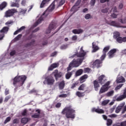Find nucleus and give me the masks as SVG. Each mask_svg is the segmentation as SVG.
<instances>
[{"mask_svg":"<svg viewBox=\"0 0 126 126\" xmlns=\"http://www.w3.org/2000/svg\"><path fill=\"white\" fill-rule=\"evenodd\" d=\"M26 79H27V77L25 75L16 76L13 79V84L15 87L14 89L15 92L17 91L18 88H20L24 84Z\"/></svg>","mask_w":126,"mask_h":126,"instance_id":"1","label":"nucleus"},{"mask_svg":"<svg viewBox=\"0 0 126 126\" xmlns=\"http://www.w3.org/2000/svg\"><path fill=\"white\" fill-rule=\"evenodd\" d=\"M62 115H65L67 119H74L75 118V110L72 108L71 105L66 106L62 112Z\"/></svg>","mask_w":126,"mask_h":126,"instance_id":"2","label":"nucleus"},{"mask_svg":"<svg viewBox=\"0 0 126 126\" xmlns=\"http://www.w3.org/2000/svg\"><path fill=\"white\" fill-rule=\"evenodd\" d=\"M55 3L53 2L49 7L43 13L42 15L35 22V26H37L44 20V16L47 17L49 14V12H52L54 9H55Z\"/></svg>","mask_w":126,"mask_h":126,"instance_id":"3","label":"nucleus"},{"mask_svg":"<svg viewBox=\"0 0 126 126\" xmlns=\"http://www.w3.org/2000/svg\"><path fill=\"white\" fill-rule=\"evenodd\" d=\"M83 60H84L83 58H80L77 60L73 59L69 64L68 67L67 68V71L71 70V68H72V67H78V66L83 63Z\"/></svg>","mask_w":126,"mask_h":126,"instance_id":"4","label":"nucleus"},{"mask_svg":"<svg viewBox=\"0 0 126 126\" xmlns=\"http://www.w3.org/2000/svg\"><path fill=\"white\" fill-rule=\"evenodd\" d=\"M17 13V10L15 8L8 9L4 13V17L6 18H8V17H12L15 14V13Z\"/></svg>","mask_w":126,"mask_h":126,"instance_id":"5","label":"nucleus"},{"mask_svg":"<svg viewBox=\"0 0 126 126\" xmlns=\"http://www.w3.org/2000/svg\"><path fill=\"white\" fill-rule=\"evenodd\" d=\"M55 83V79L53 77L48 76L45 78V80L43 81V84L47 85H54Z\"/></svg>","mask_w":126,"mask_h":126,"instance_id":"6","label":"nucleus"},{"mask_svg":"<svg viewBox=\"0 0 126 126\" xmlns=\"http://www.w3.org/2000/svg\"><path fill=\"white\" fill-rule=\"evenodd\" d=\"M110 81H108L104 85H103L100 89L99 94H103V93H105L106 91H108L110 88Z\"/></svg>","mask_w":126,"mask_h":126,"instance_id":"7","label":"nucleus"},{"mask_svg":"<svg viewBox=\"0 0 126 126\" xmlns=\"http://www.w3.org/2000/svg\"><path fill=\"white\" fill-rule=\"evenodd\" d=\"M56 26H57V24L56 23V22H52L49 25V26L48 29L46 30V33L49 34V33H51L53 29H56V28H57Z\"/></svg>","mask_w":126,"mask_h":126,"instance_id":"8","label":"nucleus"},{"mask_svg":"<svg viewBox=\"0 0 126 126\" xmlns=\"http://www.w3.org/2000/svg\"><path fill=\"white\" fill-rule=\"evenodd\" d=\"M103 61L104 60H102L100 58V60H96L94 63H93V65L94 66H95V67H97V68H99V67H101L102 66V63H103Z\"/></svg>","mask_w":126,"mask_h":126,"instance_id":"9","label":"nucleus"},{"mask_svg":"<svg viewBox=\"0 0 126 126\" xmlns=\"http://www.w3.org/2000/svg\"><path fill=\"white\" fill-rule=\"evenodd\" d=\"M109 50H110V46H107L104 47L102 51L103 55L100 57V59H101L102 60H105V58H106V54L107 53V52Z\"/></svg>","mask_w":126,"mask_h":126,"instance_id":"10","label":"nucleus"},{"mask_svg":"<svg viewBox=\"0 0 126 126\" xmlns=\"http://www.w3.org/2000/svg\"><path fill=\"white\" fill-rule=\"evenodd\" d=\"M86 55V52L83 50V47H81L80 49L79 53L77 54V56L78 58H83Z\"/></svg>","mask_w":126,"mask_h":126,"instance_id":"11","label":"nucleus"},{"mask_svg":"<svg viewBox=\"0 0 126 126\" xmlns=\"http://www.w3.org/2000/svg\"><path fill=\"white\" fill-rule=\"evenodd\" d=\"M115 53H117V49H111L108 53V58L109 59H112V58H114V57H115Z\"/></svg>","mask_w":126,"mask_h":126,"instance_id":"12","label":"nucleus"},{"mask_svg":"<svg viewBox=\"0 0 126 126\" xmlns=\"http://www.w3.org/2000/svg\"><path fill=\"white\" fill-rule=\"evenodd\" d=\"M126 98V88L124 90L123 94L120 95L117 98L116 101H122L124 99Z\"/></svg>","mask_w":126,"mask_h":126,"instance_id":"13","label":"nucleus"},{"mask_svg":"<svg viewBox=\"0 0 126 126\" xmlns=\"http://www.w3.org/2000/svg\"><path fill=\"white\" fill-rule=\"evenodd\" d=\"M98 83L100 84H104L106 82V76L105 75H101L98 77Z\"/></svg>","mask_w":126,"mask_h":126,"instance_id":"14","label":"nucleus"},{"mask_svg":"<svg viewBox=\"0 0 126 126\" xmlns=\"http://www.w3.org/2000/svg\"><path fill=\"white\" fill-rule=\"evenodd\" d=\"M58 72V69H56L54 70L53 72V73H54V76L56 80H57L58 78H60V77H62V76H63V73H62V72Z\"/></svg>","mask_w":126,"mask_h":126,"instance_id":"15","label":"nucleus"},{"mask_svg":"<svg viewBox=\"0 0 126 126\" xmlns=\"http://www.w3.org/2000/svg\"><path fill=\"white\" fill-rule=\"evenodd\" d=\"M92 112L94 113L95 112V113H97V114H104L105 113V111L103 109H101L100 108H93L92 109Z\"/></svg>","mask_w":126,"mask_h":126,"instance_id":"16","label":"nucleus"},{"mask_svg":"<svg viewBox=\"0 0 126 126\" xmlns=\"http://www.w3.org/2000/svg\"><path fill=\"white\" fill-rule=\"evenodd\" d=\"M35 112L37 113H34L33 115L32 116V118H33L34 119H38V118H40V114H41V110L40 109H36L35 110Z\"/></svg>","mask_w":126,"mask_h":126,"instance_id":"17","label":"nucleus"},{"mask_svg":"<svg viewBox=\"0 0 126 126\" xmlns=\"http://www.w3.org/2000/svg\"><path fill=\"white\" fill-rule=\"evenodd\" d=\"M92 47H93V53H95L97 51H99L100 50V48L98 47V46L96 45V42L92 43Z\"/></svg>","mask_w":126,"mask_h":126,"instance_id":"18","label":"nucleus"},{"mask_svg":"<svg viewBox=\"0 0 126 126\" xmlns=\"http://www.w3.org/2000/svg\"><path fill=\"white\" fill-rule=\"evenodd\" d=\"M88 78V75L87 74H84V75L82 76L79 79L80 83H83V82H85V81H86V79Z\"/></svg>","mask_w":126,"mask_h":126,"instance_id":"19","label":"nucleus"},{"mask_svg":"<svg viewBox=\"0 0 126 126\" xmlns=\"http://www.w3.org/2000/svg\"><path fill=\"white\" fill-rule=\"evenodd\" d=\"M116 40L117 42H118V43H119V44H122L123 42H126V36L124 37L119 36V37H118V38H116Z\"/></svg>","mask_w":126,"mask_h":126,"instance_id":"20","label":"nucleus"},{"mask_svg":"<svg viewBox=\"0 0 126 126\" xmlns=\"http://www.w3.org/2000/svg\"><path fill=\"white\" fill-rule=\"evenodd\" d=\"M124 106H125V104H120V105L117 106V107L115 109V113L116 114H119V113H120V112L122 111V109H123Z\"/></svg>","mask_w":126,"mask_h":126,"instance_id":"21","label":"nucleus"},{"mask_svg":"<svg viewBox=\"0 0 126 126\" xmlns=\"http://www.w3.org/2000/svg\"><path fill=\"white\" fill-rule=\"evenodd\" d=\"M72 33L73 34H81V33H83V30L81 29H74L72 31Z\"/></svg>","mask_w":126,"mask_h":126,"instance_id":"22","label":"nucleus"},{"mask_svg":"<svg viewBox=\"0 0 126 126\" xmlns=\"http://www.w3.org/2000/svg\"><path fill=\"white\" fill-rule=\"evenodd\" d=\"M94 86L95 91H98V88L100 87V85H99V81L94 80Z\"/></svg>","mask_w":126,"mask_h":126,"instance_id":"23","label":"nucleus"},{"mask_svg":"<svg viewBox=\"0 0 126 126\" xmlns=\"http://www.w3.org/2000/svg\"><path fill=\"white\" fill-rule=\"evenodd\" d=\"M74 72V70H72L71 72H67V73L65 74V78L66 79H69L70 77L72 76Z\"/></svg>","mask_w":126,"mask_h":126,"instance_id":"24","label":"nucleus"},{"mask_svg":"<svg viewBox=\"0 0 126 126\" xmlns=\"http://www.w3.org/2000/svg\"><path fill=\"white\" fill-rule=\"evenodd\" d=\"M64 86H65L64 81H61L59 84V87L60 90H63L64 88Z\"/></svg>","mask_w":126,"mask_h":126,"instance_id":"25","label":"nucleus"},{"mask_svg":"<svg viewBox=\"0 0 126 126\" xmlns=\"http://www.w3.org/2000/svg\"><path fill=\"white\" fill-rule=\"evenodd\" d=\"M51 0H43L40 5V8H43L45 4H47Z\"/></svg>","mask_w":126,"mask_h":126,"instance_id":"26","label":"nucleus"},{"mask_svg":"<svg viewBox=\"0 0 126 126\" xmlns=\"http://www.w3.org/2000/svg\"><path fill=\"white\" fill-rule=\"evenodd\" d=\"M124 82H126V79H125V78L123 76L120 77L117 80V83H123Z\"/></svg>","mask_w":126,"mask_h":126,"instance_id":"27","label":"nucleus"},{"mask_svg":"<svg viewBox=\"0 0 126 126\" xmlns=\"http://www.w3.org/2000/svg\"><path fill=\"white\" fill-rule=\"evenodd\" d=\"M6 5H7V3H6V2L4 1L2 2L0 4V10H2L3 8H5V7H6Z\"/></svg>","mask_w":126,"mask_h":126,"instance_id":"28","label":"nucleus"},{"mask_svg":"<svg viewBox=\"0 0 126 126\" xmlns=\"http://www.w3.org/2000/svg\"><path fill=\"white\" fill-rule=\"evenodd\" d=\"M56 67H58V64L57 63H54L51 64L48 69V70H53V69H54V68H56Z\"/></svg>","mask_w":126,"mask_h":126,"instance_id":"29","label":"nucleus"},{"mask_svg":"<svg viewBox=\"0 0 126 126\" xmlns=\"http://www.w3.org/2000/svg\"><path fill=\"white\" fill-rule=\"evenodd\" d=\"M82 73H83V69H80L76 72L75 76H80Z\"/></svg>","mask_w":126,"mask_h":126,"instance_id":"30","label":"nucleus"},{"mask_svg":"<svg viewBox=\"0 0 126 126\" xmlns=\"http://www.w3.org/2000/svg\"><path fill=\"white\" fill-rule=\"evenodd\" d=\"M85 87H86V85L85 84H82L79 86L78 90L84 91V90H85Z\"/></svg>","mask_w":126,"mask_h":126,"instance_id":"31","label":"nucleus"},{"mask_svg":"<svg viewBox=\"0 0 126 126\" xmlns=\"http://www.w3.org/2000/svg\"><path fill=\"white\" fill-rule=\"evenodd\" d=\"M22 124H26L29 122V119L26 117H24L21 119V121Z\"/></svg>","mask_w":126,"mask_h":126,"instance_id":"32","label":"nucleus"},{"mask_svg":"<svg viewBox=\"0 0 126 126\" xmlns=\"http://www.w3.org/2000/svg\"><path fill=\"white\" fill-rule=\"evenodd\" d=\"M8 27H4L1 30H0V33H5V32H7L8 31Z\"/></svg>","mask_w":126,"mask_h":126,"instance_id":"33","label":"nucleus"},{"mask_svg":"<svg viewBox=\"0 0 126 126\" xmlns=\"http://www.w3.org/2000/svg\"><path fill=\"white\" fill-rule=\"evenodd\" d=\"M79 8V6H75L74 5L73 7L71 8L70 11H77Z\"/></svg>","mask_w":126,"mask_h":126,"instance_id":"34","label":"nucleus"},{"mask_svg":"<svg viewBox=\"0 0 126 126\" xmlns=\"http://www.w3.org/2000/svg\"><path fill=\"white\" fill-rule=\"evenodd\" d=\"M112 124H113V120H112V119H108L107 120L106 125L107 126H112Z\"/></svg>","mask_w":126,"mask_h":126,"instance_id":"35","label":"nucleus"},{"mask_svg":"<svg viewBox=\"0 0 126 126\" xmlns=\"http://www.w3.org/2000/svg\"><path fill=\"white\" fill-rule=\"evenodd\" d=\"M120 36H121L120 32H116L115 33H114V38L116 39L118 38L119 37H120Z\"/></svg>","mask_w":126,"mask_h":126,"instance_id":"36","label":"nucleus"},{"mask_svg":"<svg viewBox=\"0 0 126 126\" xmlns=\"http://www.w3.org/2000/svg\"><path fill=\"white\" fill-rule=\"evenodd\" d=\"M76 95V96H78V97H83V96H84V95H83V93L80 92H77Z\"/></svg>","mask_w":126,"mask_h":126,"instance_id":"37","label":"nucleus"},{"mask_svg":"<svg viewBox=\"0 0 126 126\" xmlns=\"http://www.w3.org/2000/svg\"><path fill=\"white\" fill-rule=\"evenodd\" d=\"M114 91H110L106 94V95L108 96V97L113 96V95H114Z\"/></svg>","mask_w":126,"mask_h":126,"instance_id":"38","label":"nucleus"},{"mask_svg":"<svg viewBox=\"0 0 126 126\" xmlns=\"http://www.w3.org/2000/svg\"><path fill=\"white\" fill-rule=\"evenodd\" d=\"M10 98H11V95H8L6 96L4 100V103H6V102L8 101V100H9V99H10Z\"/></svg>","mask_w":126,"mask_h":126,"instance_id":"39","label":"nucleus"},{"mask_svg":"<svg viewBox=\"0 0 126 126\" xmlns=\"http://www.w3.org/2000/svg\"><path fill=\"white\" fill-rule=\"evenodd\" d=\"M11 6H12V7H19V4L18 3L13 2L11 4Z\"/></svg>","mask_w":126,"mask_h":126,"instance_id":"40","label":"nucleus"},{"mask_svg":"<svg viewBox=\"0 0 126 126\" xmlns=\"http://www.w3.org/2000/svg\"><path fill=\"white\" fill-rule=\"evenodd\" d=\"M21 114L23 117H26L27 115V109H24V111L22 112Z\"/></svg>","mask_w":126,"mask_h":126,"instance_id":"41","label":"nucleus"},{"mask_svg":"<svg viewBox=\"0 0 126 126\" xmlns=\"http://www.w3.org/2000/svg\"><path fill=\"white\" fill-rule=\"evenodd\" d=\"M64 2H65V0H61L58 4V7L62 6L63 4H64Z\"/></svg>","mask_w":126,"mask_h":126,"instance_id":"42","label":"nucleus"},{"mask_svg":"<svg viewBox=\"0 0 126 126\" xmlns=\"http://www.w3.org/2000/svg\"><path fill=\"white\" fill-rule=\"evenodd\" d=\"M22 37V34H20L18 35L15 38L14 40L15 41H19V40Z\"/></svg>","mask_w":126,"mask_h":126,"instance_id":"43","label":"nucleus"},{"mask_svg":"<svg viewBox=\"0 0 126 126\" xmlns=\"http://www.w3.org/2000/svg\"><path fill=\"white\" fill-rule=\"evenodd\" d=\"M10 120H11V118H10V117H7L4 121V124H7L8 122H10Z\"/></svg>","mask_w":126,"mask_h":126,"instance_id":"44","label":"nucleus"},{"mask_svg":"<svg viewBox=\"0 0 126 126\" xmlns=\"http://www.w3.org/2000/svg\"><path fill=\"white\" fill-rule=\"evenodd\" d=\"M78 84V83H73L72 85H71V87H70V88H71V89H74V88H75V87H76V86H77V85Z\"/></svg>","mask_w":126,"mask_h":126,"instance_id":"45","label":"nucleus"},{"mask_svg":"<svg viewBox=\"0 0 126 126\" xmlns=\"http://www.w3.org/2000/svg\"><path fill=\"white\" fill-rule=\"evenodd\" d=\"M109 103V100H105L102 102L101 105L102 106H106Z\"/></svg>","mask_w":126,"mask_h":126,"instance_id":"46","label":"nucleus"},{"mask_svg":"<svg viewBox=\"0 0 126 126\" xmlns=\"http://www.w3.org/2000/svg\"><path fill=\"white\" fill-rule=\"evenodd\" d=\"M123 85H124V84H120L115 88V90H119V89H121V88L123 87Z\"/></svg>","mask_w":126,"mask_h":126,"instance_id":"47","label":"nucleus"},{"mask_svg":"<svg viewBox=\"0 0 126 126\" xmlns=\"http://www.w3.org/2000/svg\"><path fill=\"white\" fill-rule=\"evenodd\" d=\"M96 3V0H91L90 2V4L92 6H94Z\"/></svg>","mask_w":126,"mask_h":126,"instance_id":"48","label":"nucleus"},{"mask_svg":"<svg viewBox=\"0 0 126 126\" xmlns=\"http://www.w3.org/2000/svg\"><path fill=\"white\" fill-rule=\"evenodd\" d=\"M59 98H66L67 97V94H62L59 95Z\"/></svg>","mask_w":126,"mask_h":126,"instance_id":"49","label":"nucleus"},{"mask_svg":"<svg viewBox=\"0 0 126 126\" xmlns=\"http://www.w3.org/2000/svg\"><path fill=\"white\" fill-rule=\"evenodd\" d=\"M85 18L87 20L90 19V18H91V15H90V14H87L85 16Z\"/></svg>","mask_w":126,"mask_h":126,"instance_id":"50","label":"nucleus"},{"mask_svg":"<svg viewBox=\"0 0 126 126\" xmlns=\"http://www.w3.org/2000/svg\"><path fill=\"white\" fill-rule=\"evenodd\" d=\"M81 2V0H77V1H76L74 5L76 6H79Z\"/></svg>","mask_w":126,"mask_h":126,"instance_id":"51","label":"nucleus"},{"mask_svg":"<svg viewBox=\"0 0 126 126\" xmlns=\"http://www.w3.org/2000/svg\"><path fill=\"white\" fill-rule=\"evenodd\" d=\"M27 11V9H22L21 11H20V13H22V14H24L26 13V12Z\"/></svg>","mask_w":126,"mask_h":126,"instance_id":"52","label":"nucleus"},{"mask_svg":"<svg viewBox=\"0 0 126 126\" xmlns=\"http://www.w3.org/2000/svg\"><path fill=\"white\" fill-rule=\"evenodd\" d=\"M108 117L109 118H117V117H118V116L117 115H116L115 114H112L111 115H108Z\"/></svg>","mask_w":126,"mask_h":126,"instance_id":"53","label":"nucleus"},{"mask_svg":"<svg viewBox=\"0 0 126 126\" xmlns=\"http://www.w3.org/2000/svg\"><path fill=\"white\" fill-rule=\"evenodd\" d=\"M72 41H76L77 40V35H73L71 37Z\"/></svg>","mask_w":126,"mask_h":126,"instance_id":"54","label":"nucleus"},{"mask_svg":"<svg viewBox=\"0 0 126 126\" xmlns=\"http://www.w3.org/2000/svg\"><path fill=\"white\" fill-rule=\"evenodd\" d=\"M108 8H106L105 9H102L101 10V12H102V13H107V12H108Z\"/></svg>","mask_w":126,"mask_h":126,"instance_id":"55","label":"nucleus"},{"mask_svg":"<svg viewBox=\"0 0 126 126\" xmlns=\"http://www.w3.org/2000/svg\"><path fill=\"white\" fill-rule=\"evenodd\" d=\"M90 70H91V69H90V68H84L85 72H88V73H89L90 72Z\"/></svg>","mask_w":126,"mask_h":126,"instance_id":"56","label":"nucleus"},{"mask_svg":"<svg viewBox=\"0 0 126 126\" xmlns=\"http://www.w3.org/2000/svg\"><path fill=\"white\" fill-rule=\"evenodd\" d=\"M115 109H116L115 106H113L112 108L110 109V112L111 114H112V113H113V112H114V111H115Z\"/></svg>","mask_w":126,"mask_h":126,"instance_id":"57","label":"nucleus"},{"mask_svg":"<svg viewBox=\"0 0 126 126\" xmlns=\"http://www.w3.org/2000/svg\"><path fill=\"white\" fill-rule=\"evenodd\" d=\"M110 0H100V3H104V2H109Z\"/></svg>","mask_w":126,"mask_h":126,"instance_id":"58","label":"nucleus"},{"mask_svg":"<svg viewBox=\"0 0 126 126\" xmlns=\"http://www.w3.org/2000/svg\"><path fill=\"white\" fill-rule=\"evenodd\" d=\"M61 106H62V103H61V102H58L55 105V107L56 108H60Z\"/></svg>","mask_w":126,"mask_h":126,"instance_id":"59","label":"nucleus"},{"mask_svg":"<svg viewBox=\"0 0 126 126\" xmlns=\"http://www.w3.org/2000/svg\"><path fill=\"white\" fill-rule=\"evenodd\" d=\"M15 54H16V51H15V50L11 51L10 53V55L12 57V56H14V55H15Z\"/></svg>","mask_w":126,"mask_h":126,"instance_id":"60","label":"nucleus"},{"mask_svg":"<svg viewBox=\"0 0 126 126\" xmlns=\"http://www.w3.org/2000/svg\"><path fill=\"white\" fill-rule=\"evenodd\" d=\"M9 94V90L8 89H6L5 90V95L6 96V95H8Z\"/></svg>","mask_w":126,"mask_h":126,"instance_id":"61","label":"nucleus"},{"mask_svg":"<svg viewBox=\"0 0 126 126\" xmlns=\"http://www.w3.org/2000/svg\"><path fill=\"white\" fill-rule=\"evenodd\" d=\"M4 38V33L0 34V41Z\"/></svg>","mask_w":126,"mask_h":126,"instance_id":"62","label":"nucleus"},{"mask_svg":"<svg viewBox=\"0 0 126 126\" xmlns=\"http://www.w3.org/2000/svg\"><path fill=\"white\" fill-rule=\"evenodd\" d=\"M26 28V27H25V26H22L18 30H19V31H20V32H21V31H22L23 30H24V29H25Z\"/></svg>","mask_w":126,"mask_h":126,"instance_id":"63","label":"nucleus"},{"mask_svg":"<svg viewBox=\"0 0 126 126\" xmlns=\"http://www.w3.org/2000/svg\"><path fill=\"white\" fill-rule=\"evenodd\" d=\"M121 126H126V121L120 123Z\"/></svg>","mask_w":126,"mask_h":126,"instance_id":"64","label":"nucleus"}]
</instances>
